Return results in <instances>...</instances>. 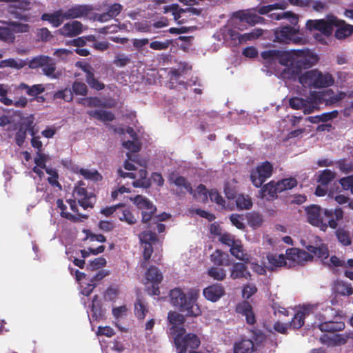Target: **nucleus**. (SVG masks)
<instances>
[{"label": "nucleus", "instance_id": "3c124183", "mask_svg": "<svg viewBox=\"0 0 353 353\" xmlns=\"http://www.w3.org/2000/svg\"><path fill=\"white\" fill-rule=\"evenodd\" d=\"M247 221L250 227L258 228L262 225L263 219L259 212H252L247 215Z\"/></svg>", "mask_w": 353, "mask_h": 353}, {"label": "nucleus", "instance_id": "58836bf2", "mask_svg": "<svg viewBox=\"0 0 353 353\" xmlns=\"http://www.w3.org/2000/svg\"><path fill=\"white\" fill-rule=\"evenodd\" d=\"M339 114L337 110H333L329 112H325L320 115H316L313 117H308L307 120L312 123H318L319 122H327L334 118H336Z\"/></svg>", "mask_w": 353, "mask_h": 353}, {"label": "nucleus", "instance_id": "f3484780", "mask_svg": "<svg viewBox=\"0 0 353 353\" xmlns=\"http://www.w3.org/2000/svg\"><path fill=\"white\" fill-rule=\"evenodd\" d=\"M235 17L241 22H245L251 26L256 24L263 23L265 19L255 13H252L249 10L239 11L235 13Z\"/></svg>", "mask_w": 353, "mask_h": 353}, {"label": "nucleus", "instance_id": "a19ab883", "mask_svg": "<svg viewBox=\"0 0 353 353\" xmlns=\"http://www.w3.org/2000/svg\"><path fill=\"white\" fill-rule=\"evenodd\" d=\"M307 250L310 253L313 254L314 256L322 260L326 259L329 256L327 247L324 244L321 245L319 247L308 245L307 247Z\"/></svg>", "mask_w": 353, "mask_h": 353}, {"label": "nucleus", "instance_id": "7c9ffc66", "mask_svg": "<svg viewBox=\"0 0 353 353\" xmlns=\"http://www.w3.org/2000/svg\"><path fill=\"white\" fill-rule=\"evenodd\" d=\"M17 90H26L27 95L35 98L45 91V87L43 84H35L30 86L25 83H21L17 86Z\"/></svg>", "mask_w": 353, "mask_h": 353}, {"label": "nucleus", "instance_id": "ea45409f", "mask_svg": "<svg viewBox=\"0 0 353 353\" xmlns=\"http://www.w3.org/2000/svg\"><path fill=\"white\" fill-rule=\"evenodd\" d=\"M43 74L52 79H59L61 75L60 72L56 71L55 63L50 58V61H47V63L43 65L42 68Z\"/></svg>", "mask_w": 353, "mask_h": 353}, {"label": "nucleus", "instance_id": "72a5a7b5", "mask_svg": "<svg viewBox=\"0 0 353 353\" xmlns=\"http://www.w3.org/2000/svg\"><path fill=\"white\" fill-rule=\"evenodd\" d=\"M211 261L216 265L221 266H228L230 265V261L229 259V255L227 253H224L219 250H216L211 255H210Z\"/></svg>", "mask_w": 353, "mask_h": 353}, {"label": "nucleus", "instance_id": "de8ad7c7", "mask_svg": "<svg viewBox=\"0 0 353 353\" xmlns=\"http://www.w3.org/2000/svg\"><path fill=\"white\" fill-rule=\"evenodd\" d=\"M271 17L276 20H281L282 19H287L292 25H296L298 23L299 19L296 14L291 11H287L282 13L272 14Z\"/></svg>", "mask_w": 353, "mask_h": 353}, {"label": "nucleus", "instance_id": "ddd939ff", "mask_svg": "<svg viewBox=\"0 0 353 353\" xmlns=\"http://www.w3.org/2000/svg\"><path fill=\"white\" fill-rule=\"evenodd\" d=\"M74 194L78 199L79 205L85 210L92 208L95 202V196L92 193H88L87 189L82 186H75Z\"/></svg>", "mask_w": 353, "mask_h": 353}, {"label": "nucleus", "instance_id": "09e8293b", "mask_svg": "<svg viewBox=\"0 0 353 353\" xmlns=\"http://www.w3.org/2000/svg\"><path fill=\"white\" fill-rule=\"evenodd\" d=\"M336 177V173L330 170L325 169L319 175L318 182L322 185H327Z\"/></svg>", "mask_w": 353, "mask_h": 353}, {"label": "nucleus", "instance_id": "bb28decb", "mask_svg": "<svg viewBox=\"0 0 353 353\" xmlns=\"http://www.w3.org/2000/svg\"><path fill=\"white\" fill-rule=\"evenodd\" d=\"M168 319L172 325L170 327V334L173 336L179 328L183 327L181 325H183L185 319L183 314L176 312H170L168 314Z\"/></svg>", "mask_w": 353, "mask_h": 353}, {"label": "nucleus", "instance_id": "aec40b11", "mask_svg": "<svg viewBox=\"0 0 353 353\" xmlns=\"http://www.w3.org/2000/svg\"><path fill=\"white\" fill-rule=\"evenodd\" d=\"M255 350L253 341L245 337L241 338L233 345V353H252Z\"/></svg>", "mask_w": 353, "mask_h": 353}, {"label": "nucleus", "instance_id": "6e6d98bb", "mask_svg": "<svg viewBox=\"0 0 353 353\" xmlns=\"http://www.w3.org/2000/svg\"><path fill=\"white\" fill-rule=\"evenodd\" d=\"M148 312V309L144 305L143 302L140 298H138L134 303V314L135 316L141 320H143L146 313Z\"/></svg>", "mask_w": 353, "mask_h": 353}, {"label": "nucleus", "instance_id": "4d7b16f0", "mask_svg": "<svg viewBox=\"0 0 353 353\" xmlns=\"http://www.w3.org/2000/svg\"><path fill=\"white\" fill-rule=\"evenodd\" d=\"M10 91V86L8 84L0 83V102L6 105H12L13 101L7 94Z\"/></svg>", "mask_w": 353, "mask_h": 353}, {"label": "nucleus", "instance_id": "4468645a", "mask_svg": "<svg viewBox=\"0 0 353 353\" xmlns=\"http://www.w3.org/2000/svg\"><path fill=\"white\" fill-rule=\"evenodd\" d=\"M83 32V24L79 21L66 23L57 30V32L65 37H74Z\"/></svg>", "mask_w": 353, "mask_h": 353}, {"label": "nucleus", "instance_id": "c85d7f7f", "mask_svg": "<svg viewBox=\"0 0 353 353\" xmlns=\"http://www.w3.org/2000/svg\"><path fill=\"white\" fill-rule=\"evenodd\" d=\"M92 318L96 321H100L104 319L106 310L103 308L102 303L99 299L98 295L93 296L91 305Z\"/></svg>", "mask_w": 353, "mask_h": 353}, {"label": "nucleus", "instance_id": "338daca9", "mask_svg": "<svg viewBox=\"0 0 353 353\" xmlns=\"http://www.w3.org/2000/svg\"><path fill=\"white\" fill-rule=\"evenodd\" d=\"M123 146L129 150L128 152L136 153L141 150V145L137 140L127 141L123 142Z\"/></svg>", "mask_w": 353, "mask_h": 353}, {"label": "nucleus", "instance_id": "e433bc0d", "mask_svg": "<svg viewBox=\"0 0 353 353\" xmlns=\"http://www.w3.org/2000/svg\"><path fill=\"white\" fill-rule=\"evenodd\" d=\"M267 259L271 269L287 265V259L283 254L269 253L267 254Z\"/></svg>", "mask_w": 353, "mask_h": 353}, {"label": "nucleus", "instance_id": "1a4fd4ad", "mask_svg": "<svg viewBox=\"0 0 353 353\" xmlns=\"http://www.w3.org/2000/svg\"><path fill=\"white\" fill-rule=\"evenodd\" d=\"M139 239L143 247V256L144 261L141 263V267L143 269L147 267V262L150 259L153 253V245L159 242V239L155 232L150 231H143L139 235Z\"/></svg>", "mask_w": 353, "mask_h": 353}, {"label": "nucleus", "instance_id": "680f3d73", "mask_svg": "<svg viewBox=\"0 0 353 353\" xmlns=\"http://www.w3.org/2000/svg\"><path fill=\"white\" fill-rule=\"evenodd\" d=\"M209 196L212 202L216 203L217 205L225 207V201L220 193L215 189L209 191Z\"/></svg>", "mask_w": 353, "mask_h": 353}, {"label": "nucleus", "instance_id": "39448f33", "mask_svg": "<svg viewBox=\"0 0 353 353\" xmlns=\"http://www.w3.org/2000/svg\"><path fill=\"white\" fill-rule=\"evenodd\" d=\"M172 338L176 353H186L188 350H197L201 345L199 336L195 333H187L184 327L179 328Z\"/></svg>", "mask_w": 353, "mask_h": 353}, {"label": "nucleus", "instance_id": "dca6fc26", "mask_svg": "<svg viewBox=\"0 0 353 353\" xmlns=\"http://www.w3.org/2000/svg\"><path fill=\"white\" fill-rule=\"evenodd\" d=\"M92 8L87 5H77L64 12L66 20L87 17Z\"/></svg>", "mask_w": 353, "mask_h": 353}, {"label": "nucleus", "instance_id": "79ce46f5", "mask_svg": "<svg viewBox=\"0 0 353 353\" xmlns=\"http://www.w3.org/2000/svg\"><path fill=\"white\" fill-rule=\"evenodd\" d=\"M27 65V62L24 60L19 59V61L10 58L0 61V68H12L15 69H21Z\"/></svg>", "mask_w": 353, "mask_h": 353}, {"label": "nucleus", "instance_id": "6ab92c4d", "mask_svg": "<svg viewBox=\"0 0 353 353\" xmlns=\"http://www.w3.org/2000/svg\"><path fill=\"white\" fill-rule=\"evenodd\" d=\"M225 294V290L221 284H213L203 290L204 296L212 302L217 301Z\"/></svg>", "mask_w": 353, "mask_h": 353}, {"label": "nucleus", "instance_id": "412c9836", "mask_svg": "<svg viewBox=\"0 0 353 353\" xmlns=\"http://www.w3.org/2000/svg\"><path fill=\"white\" fill-rule=\"evenodd\" d=\"M81 68L85 73V81L89 86L97 91L104 89L105 85L94 77V72L90 66L81 65Z\"/></svg>", "mask_w": 353, "mask_h": 353}, {"label": "nucleus", "instance_id": "5701e85b", "mask_svg": "<svg viewBox=\"0 0 353 353\" xmlns=\"http://www.w3.org/2000/svg\"><path fill=\"white\" fill-rule=\"evenodd\" d=\"M324 321L319 325V330L323 332H336L345 328V323L342 321H327L323 317Z\"/></svg>", "mask_w": 353, "mask_h": 353}, {"label": "nucleus", "instance_id": "b1692460", "mask_svg": "<svg viewBox=\"0 0 353 353\" xmlns=\"http://www.w3.org/2000/svg\"><path fill=\"white\" fill-rule=\"evenodd\" d=\"M251 274L247 266L243 263H234L231 268L230 277L232 279H251Z\"/></svg>", "mask_w": 353, "mask_h": 353}, {"label": "nucleus", "instance_id": "4c0bfd02", "mask_svg": "<svg viewBox=\"0 0 353 353\" xmlns=\"http://www.w3.org/2000/svg\"><path fill=\"white\" fill-rule=\"evenodd\" d=\"M169 181L174 183V185L179 188H184L190 194H193L195 196L194 192L192 189V185L188 182V179L183 176H177L174 179V174H172L169 177Z\"/></svg>", "mask_w": 353, "mask_h": 353}, {"label": "nucleus", "instance_id": "5fc2aeb1", "mask_svg": "<svg viewBox=\"0 0 353 353\" xmlns=\"http://www.w3.org/2000/svg\"><path fill=\"white\" fill-rule=\"evenodd\" d=\"M336 166L343 174H349L353 172V161L345 159L337 161Z\"/></svg>", "mask_w": 353, "mask_h": 353}, {"label": "nucleus", "instance_id": "393cba45", "mask_svg": "<svg viewBox=\"0 0 353 353\" xmlns=\"http://www.w3.org/2000/svg\"><path fill=\"white\" fill-rule=\"evenodd\" d=\"M41 19L42 21H48L54 28L60 26L65 19L64 12L61 9L56 10L52 13H43Z\"/></svg>", "mask_w": 353, "mask_h": 353}, {"label": "nucleus", "instance_id": "603ef678", "mask_svg": "<svg viewBox=\"0 0 353 353\" xmlns=\"http://www.w3.org/2000/svg\"><path fill=\"white\" fill-rule=\"evenodd\" d=\"M297 185V181L294 178H288L277 181V190L280 192L290 190Z\"/></svg>", "mask_w": 353, "mask_h": 353}, {"label": "nucleus", "instance_id": "423d86ee", "mask_svg": "<svg viewBox=\"0 0 353 353\" xmlns=\"http://www.w3.org/2000/svg\"><path fill=\"white\" fill-rule=\"evenodd\" d=\"M336 22H337V17L333 14H328L325 19L307 20L306 28L310 31L318 30L323 35L329 37L332 34L334 24Z\"/></svg>", "mask_w": 353, "mask_h": 353}, {"label": "nucleus", "instance_id": "bf43d9fd", "mask_svg": "<svg viewBox=\"0 0 353 353\" xmlns=\"http://www.w3.org/2000/svg\"><path fill=\"white\" fill-rule=\"evenodd\" d=\"M72 92L76 95L86 96L88 92V88L85 83L75 81L72 84Z\"/></svg>", "mask_w": 353, "mask_h": 353}, {"label": "nucleus", "instance_id": "69168bd1", "mask_svg": "<svg viewBox=\"0 0 353 353\" xmlns=\"http://www.w3.org/2000/svg\"><path fill=\"white\" fill-rule=\"evenodd\" d=\"M37 38L38 41L46 42L52 38V35L47 28H42L37 30Z\"/></svg>", "mask_w": 353, "mask_h": 353}, {"label": "nucleus", "instance_id": "f704fd0d", "mask_svg": "<svg viewBox=\"0 0 353 353\" xmlns=\"http://www.w3.org/2000/svg\"><path fill=\"white\" fill-rule=\"evenodd\" d=\"M87 114L101 121H112L115 119L114 114L110 111L106 110H88Z\"/></svg>", "mask_w": 353, "mask_h": 353}, {"label": "nucleus", "instance_id": "7ed1b4c3", "mask_svg": "<svg viewBox=\"0 0 353 353\" xmlns=\"http://www.w3.org/2000/svg\"><path fill=\"white\" fill-rule=\"evenodd\" d=\"M301 53H295L294 66L291 69H284L283 74L289 79H295L302 72L303 69H307L313 66L318 62L319 58L313 54L309 49L298 50Z\"/></svg>", "mask_w": 353, "mask_h": 353}, {"label": "nucleus", "instance_id": "20e7f679", "mask_svg": "<svg viewBox=\"0 0 353 353\" xmlns=\"http://www.w3.org/2000/svg\"><path fill=\"white\" fill-rule=\"evenodd\" d=\"M299 81L305 88L319 89L332 86L334 79L329 72H322L318 69H312L301 74Z\"/></svg>", "mask_w": 353, "mask_h": 353}, {"label": "nucleus", "instance_id": "c03bdc74", "mask_svg": "<svg viewBox=\"0 0 353 353\" xmlns=\"http://www.w3.org/2000/svg\"><path fill=\"white\" fill-rule=\"evenodd\" d=\"M335 234L339 242L343 245L347 246L351 244L352 240L348 230L343 228H339L336 230Z\"/></svg>", "mask_w": 353, "mask_h": 353}, {"label": "nucleus", "instance_id": "2f4dec72", "mask_svg": "<svg viewBox=\"0 0 353 353\" xmlns=\"http://www.w3.org/2000/svg\"><path fill=\"white\" fill-rule=\"evenodd\" d=\"M230 252L232 256L240 261H243L244 262H248L250 261V255L243 249V247L239 241H237L232 246L230 249Z\"/></svg>", "mask_w": 353, "mask_h": 353}, {"label": "nucleus", "instance_id": "a878e982", "mask_svg": "<svg viewBox=\"0 0 353 353\" xmlns=\"http://www.w3.org/2000/svg\"><path fill=\"white\" fill-rule=\"evenodd\" d=\"M295 32V28L287 26L278 28L274 32L275 41L284 43H290V37L293 36Z\"/></svg>", "mask_w": 353, "mask_h": 353}, {"label": "nucleus", "instance_id": "c756f323", "mask_svg": "<svg viewBox=\"0 0 353 353\" xmlns=\"http://www.w3.org/2000/svg\"><path fill=\"white\" fill-rule=\"evenodd\" d=\"M262 198H266L268 200H272L277 197V193L281 192L277 190V182L272 181L262 186L261 190Z\"/></svg>", "mask_w": 353, "mask_h": 353}, {"label": "nucleus", "instance_id": "8fccbe9b", "mask_svg": "<svg viewBox=\"0 0 353 353\" xmlns=\"http://www.w3.org/2000/svg\"><path fill=\"white\" fill-rule=\"evenodd\" d=\"M236 204L239 209L248 210L252 206V201L249 196L239 194L236 196Z\"/></svg>", "mask_w": 353, "mask_h": 353}, {"label": "nucleus", "instance_id": "4be33fe9", "mask_svg": "<svg viewBox=\"0 0 353 353\" xmlns=\"http://www.w3.org/2000/svg\"><path fill=\"white\" fill-rule=\"evenodd\" d=\"M295 53L301 52L296 50H291L290 51L280 50L277 60L281 65L285 66V69H291L294 66L293 64L295 62Z\"/></svg>", "mask_w": 353, "mask_h": 353}, {"label": "nucleus", "instance_id": "f8f14e48", "mask_svg": "<svg viewBox=\"0 0 353 353\" xmlns=\"http://www.w3.org/2000/svg\"><path fill=\"white\" fill-rule=\"evenodd\" d=\"M286 259L291 261L293 265L295 264L303 265L305 262L311 261L313 256L309 252L292 248L286 250Z\"/></svg>", "mask_w": 353, "mask_h": 353}, {"label": "nucleus", "instance_id": "f257e3e1", "mask_svg": "<svg viewBox=\"0 0 353 353\" xmlns=\"http://www.w3.org/2000/svg\"><path fill=\"white\" fill-rule=\"evenodd\" d=\"M305 212L307 221L323 232H325L328 227L336 229L338 221L343 218V211L340 208L332 210L322 209L318 205H311L305 208Z\"/></svg>", "mask_w": 353, "mask_h": 353}, {"label": "nucleus", "instance_id": "9d476101", "mask_svg": "<svg viewBox=\"0 0 353 353\" xmlns=\"http://www.w3.org/2000/svg\"><path fill=\"white\" fill-rule=\"evenodd\" d=\"M273 166L269 161H265L252 170L250 180L256 188H260L267 179L272 176Z\"/></svg>", "mask_w": 353, "mask_h": 353}, {"label": "nucleus", "instance_id": "0e129e2a", "mask_svg": "<svg viewBox=\"0 0 353 353\" xmlns=\"http://www.w3.org/2000/svg\"><path fill=\"white\" fill-rule=\"evenodd\" d=\"M304 319L303 312L297 311L290 322V326L294 329H299L304 325Z\"/></svg>", "mask_w": 353, "mask_h": 353}, {"label": "nucleus", "instance_id": "37998d69", "mask_svg": "<svg viewBox=\"0 0 353 353\" xmlns=\"http://www.w3.org/2000/svg\"><path fill=\"white\" fill-rule=\"evenodd\" d=\"M57 208L60 209V215L61 217L70 220L72 222L77 223L81 221V219L75 215L72 214L70 212H67L65 210L67 206L64 204L63 201L61 199L57 200Z\"/></svg>", "mask_w": 353, "mask_h": 353}, {"label": "nucleus", "instance_id": "473e14b6", "mask_svg": "<svg viewBox=\"0 0 353 353\" xmlns=\"http://www.w3.org/2000/svg\"><path fill=\"white\" fill-rule=\"evenodd\" d=\"M117 216L121 221L127 223L129 225H133L136 223L137 219L134 216L131 210L128 208L120 207L117 212Z\"/></svg>", "mask_w": 353, "mask_h": 353}, {"label": "nucleus", "instance_id": "774afa93", "mask_svg": "<svg viewBox=\"0 0 353 353\" xmlns=\"http://www.w3.org/2000/svg\"><path fill=\"white\" fill-rule=\"evenodd\" d=\"M106 264V260L103 257L96 258L92 261H90L88 265V269L93 271L98 270Z\"/></svg>", "mask_w": 353, "mask_h": 353}, {"label": "nucleus", "instance_id": "49530a36", "mask_svg": "<svg viewBox=\"0 0 353 353\" xmlns=\"http://www.w3.org/2000/svg\"><path fill=\"white\" fill-rule=\"evenodd\" d=\"M0 40L6 43H12L15 41V35L11 28L6 26V27L0 26Z\"/></svg>", "mask_w": 353, "mask_h": 353}, {"label": "nucleus", "instance_id": "0eeeda50", "mask_svg": "<svg viewBox=\"0 0 353 353\" xmlns=\"http://www.w3.org/2000/svg\"><path fill=\"white\" fill-rule=\"evenodd\" d=\"M145 291L149 295H159V284L163 280V274L155 266H150L145 272Z\"/></svg>", "mask_w": 353, "mask_h": 353}, {"label": "nucleus", "instance_id": "f03ea898", "mask_svg": "<svg viewBox=\"0 0 353 353\" xmlns=\"http://www.w3.org/2000/svg\"><path fill=\"white\" fill-rule=\"evenodd\" d=\"M171 303L185 312L187 316L197 317L201 315V310L197 303L199 296V290L191 289L187 294L181 288H174L170 293Z\"/></svg>", "mask_w": 353, "mask_h": 353}, {"label": "nucleus", "instance_id": "2eb2a0df", "mask_svg": "<svg viewBox=\"0 0 353 353\" xmlns=\"http://www.w3.org/2000/svg\"><path fill=\"white\" fill-rule=\"evenodd\" d=\"M236 313L245 317L246 323L250 325H254L256 322V316L253 312L252 305L246 301H243L236 306Z\"/></svg>", "mask_w": 353, "mask_h": 353}, {"label": "nucleus", "instance_id": "c9c22d12", "mask_svg": "<svg viewBox=\"0 0 353 353\" xmlns=\"http://www.w3.org/2000/svg\"><path fill=\"white\" fill-rule=\"evenodd\" d=\"M0 23L11 28L13 34L16 33H27L30 31V26L27 23H22L14 21H1Z\"/></svg>", "mask_w": 353, "mask_h": 353}, {"label": "nucleus", "instance_id": "6e6552de", "mask_svg": "<svg viewBox=\"0 0 353 353\" xmlns=\"http://www.w3.org/2000/svg\"><path fill=\"white\" fill-rule=\"evenodd\" d=\"M164 10L165 12H172L174 20L177 21L178 23L180 24L185 23L187 21V17L199 16L202 12V9L196 8L192 6L181 8L176 3L165 6Z\"/></svg>", "mask_w": 353, "mask_h": 353}, {"label": "nucleus", "instance_id": "864d4df0", "mask_svg": "<svg viewBox=\"0 0 353 353\" xmlns=\"http://www.w3.org/2000/svg\"><path fill=\"white\" fill-rule=\"evenodd\" d=\"M105 274L103 271L99 272L97 274H96L90 281V283L88 285V287L85 288V295L89 296L93 289L96 287L97 285V282L101 281L105 277Z\"/></svg>", "mask_w": 353, "mask_h": 353}, {"label": "nucleus", "instance_id": "a211bd4d", "mask_svg": "<svg viewBox=\"0 0 353 353\" xmlns=\"http://www.w3.org/2000/svg\"><path fill=\"white\" fill-rule=\"evenodd\" d=\"M334 26L336 27L334 37L337 39H344L352 35L353 33V26L347 23L344 20L339 19L334 23Z\"/></svg>", "mask_w": 353, "mask_h": 353}, {"label": "nucleus", "instance_id": "052dcab7", "mask_svg": "<svg viewBox=\"0 0 353 353\" xmlns=\"http://www.w3.org/2000/svg\"><path fill=\"white\" fill-rule=\"evenodd\" d=\"M208 275L217 281H223L226 276L225 271L222 268L212 267L208 271Z\"/></svg>", "mask_w": 353, "mask_h": 353}, {"label": "nucleus", "instance_id": "cd10ccee", "mask_svg": "<svg viewBox=\"0 0 353 353\" xmlns=\"http://www.w3.org/2000/svg\"><path fill=\"white\" fill-rule=\"evenodd\" d=\"M72 171L74 173L80 174L85 179L93 181H100L103 179L101 174L97 170H88L80 168L78 165H74L72 167Z\"/></svg>", "mask_w": 353, "mask_h": 353}, {"label": "nucleus", "instance_id": "a18cd8bd", "mask_svg": "<svg viewBox=\"0 0 353 353\" xmlns=\"http://www.w3.org/2000/svg\"><path fill=\"white\" fill-rule=\"evenodd\" d=\"M335 289L336 292L341 295L350 296L353 294L351 284L343 281H338L335 284Z\"/></svg>", "mask_w": 353, "mask_h": 353}, {"label": "nucleus", "instance_id": "e2e57ef3", "mask_svg": "<svg viewBox=\"0 0 353 353\" xmlns=\"http://www.w3.org/2000/svg\"><path fill=\"white\" fill-rule=\"evenodd\" d=\"M339 182L343 190H350L351 194H353V174L342 177Z\"/></svg>", "mask_w": 353, "mask_h": 353}, {"label": "nucleus", "instance_id": "9b49d317", "mask_svg": "<svg viewBox=\"0 0 353 353\" xmlns=\"http://www.w3.org/2000/svg\"><path fill=\"white\" fill-rule=\"evenodd\" d=\"M130 201H132L139 210L142 211V222H149L157 210L156 207L152 203L148 198L139 194L133 198L131 197Z\"/></svg>", "mask_w": 353, "mask_h": 353}, {"label": "nucleus", "instance_id": "13d9d810", "mask_svg": "<svg viewBox=\"0 0 353 353\" xmlns=\"http://www.w3.org/2000/svg\"><path fill=\"white\" fill-rule=\"evenodd\" d=\"M47 61H50V57L48 56L41 55L35 57L29 61L28 66L31 69L43 68V65L47 63Z\"/></svg>", "mask_w": 353, "mask_h": 353}]
</instances>
